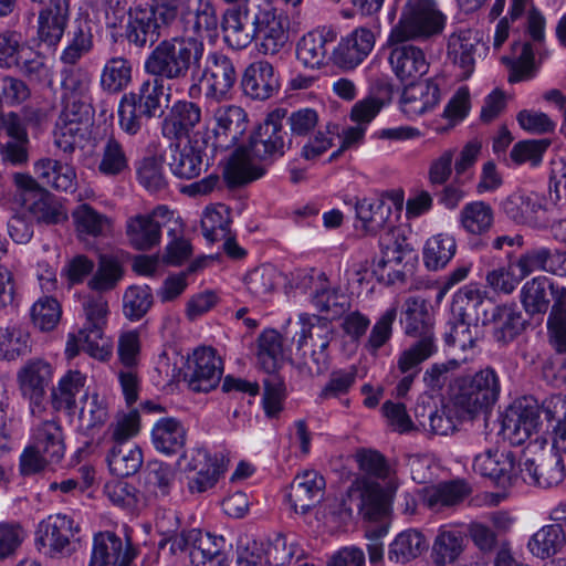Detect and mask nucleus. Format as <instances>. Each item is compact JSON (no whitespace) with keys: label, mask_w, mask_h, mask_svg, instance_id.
Returning a JSON list of instances; mask_svg holds the SVG:
<instances>
[{"label":"nucleus","mask_w":566,"mask_h":566,"mask_svg":"<svg viewBox=\"0 0 566 566\" xmlns=\"http://www.w3.org/2000/svg\"><path fill=\"white\" fill-rule=\"evenodd\" d=\"M470 486L462 481L440 483L426 489L423 502L429 509L438 511L462 502L470 494Z\"/></svg>","instance_id":"obj_46"},{"label":"nucleus","mask_w":566,"mask_h":566,"mask_svg":"<svg viewBox=\"0 0 566 566\" xmlns=\"http://www.w3.org/2000/svg\"><path fill=\"white\" fill-rule=\"evenodd\" d=\"M107 463L111 472L119 478L134 475L143 465V452L134 444L107 447Z\"/></svg>","instance_id":"obj_44"},{"label":"nucleus","mask_w":566,"mask_h":566,"mask_svg":"<svg viewBox=\"0 0 566 566\" xmlns=\"http://www.w3.org/2000/svg\"><path fill=\"white\" fill-rule=\"evenodd\" d=\"M205 53V43L197 36H172L161 40L144 60L143 70L150 77L165 82L193 80Z\"/></svg>","instance_id":"obj_4"},{"label":"nucleus","mask_w":566,"mask_h":566,"mask_svg":"<svg viewBox=\"0 0 566 566\" xmlns=\"http://www.w3.org/2000/svg\"><path fill=\"white\" fill-rule=\"evenodd\" d=\"M555 303L547 319L549 338L558 353L566 350V286L548 285Z\"/></svg>","instance_id":"obj_41"},{"label":"nucleus","mask_w":566,"mask_h":566,"mask_svg":"<svg viewBox=\"0 0 566 566\" xmlns=\"http://www.w3.org/2000/svg\"><path fill=\"white\" fill-rule=\"evenodd\" d=\"M72 218L78 237H105L111 231V219L87 203L77 206Z\"/></svg>","instance_id":"obj_43"},{"label":"nucleus","mask_w":566,"mask_h":566,"mask_svg":"<svg viewBox=\"0 0 566 566\" xmlns=\"http://www.w3.org/2000/svg\"><path fill=\"white\" fill-rule=\"evenodd\" d=\"M163 95L164 84L150 76L137 91L124 94L118 105L120 128L129 135H136L142 129L143 120L155 117L160 111Z\"/></svg>","instance_id":"obj_6"},{"label":"nucleus","mask_w":566,"mask_h":566,"mask_svg":"<svg viewBox=\"0 0 566 566\" xmlns=\"http://www.w3.org/2000/svg\"><path fill=\"white\" fill-rule=\"evenodd\" d=\"M509 67V82L517 83L532 78L536 73L534 46L528 41H516L512 44L511 54L502 57Z\"/></svg>","instance_id":"obj_36"},{"label":"nucleus","mask_w":566,"mask_h":566,"mask_svg":"<svg viewBox=\"0 0 566 566\" xmlns=\"http://www.w3.org/2000/svg\"><path fill=\"white\" fill-rule=\"evenodd\" d=\"M88 127L81 123L57 118L54 130V144L64 153L72 154L86 139Z\"/></svg>","instance_id":"obj_63"},{"label":"nucleus","mask_w":566,"mask_h":566,"mask_svg":"<svg viewBox=\"0 0 566 566\" xmlns=\"http://www.w3.org/2000/svg\"><path fill=\"white\" fill-rule=\"evenodd\" d=\"M241 87L243 93L252 99L265 101L279 90V76L271 63L256 61L244 70Z\"/></svg>","instance_id":"obj_24"},{"label":"nucleus","mask_w":566,"mask_h":566,"mask_svg":"<svg viewBox=\"0 0 566 566\" xmlns=\"http://www.w3.org/2000/svg\"><path fill=\"white\" fill-rule=\"evenodd\" d=\"M405 333L409 336L423 339L433 338L431 316L427 310L426 301L421 297H409L406 301Z\"/></svg>","instance_id":"obj_48"},{"label":"nucleus","mask_w":566,"mask_h":566,"mask_svg":"<svg viewBox=\"0 0 566 566\" xmlns=\"http://www.w3.org/2000/svg\"><path fill=\"white\" fill-rule=\"evenodd\" d=\"M188 468L196 471L189 480V490L202 493L213 488L221 474V465L218 458L212 457L205 448H196L191 451Z\"/></svg>","instance_id":"obj_30"},{"label":"nucleus","mask_w":566,"mask_h":566,"mask_svg":"<svg viewBox=\"0 0 566 566\" xmlns=\"http://www.w3.org/2000/svg\"><path fill=\"white\" fill-rule=\"evenodd\" d=\"M206 142L189 140L182 147L170 145L168 166L170 171L180 179H193L210 166L205 151Z\"/></svg>","instance_id":"obj_18"},{"label":"nucleus","mask_w":566,"mask_h":566,"mask_svg":"<svg viewBox=\"0 0 566 566\" xmlns=\"http://www.w3.org/2000/svg\"><path fill=\"white\" fill-rule=\"evenodd\" d=\"M465 535L455 526L439 528L432 545V558L437 566L454 563L464 551Z\"/></svg>","instance_id":"obj_34"},{"label":"nucleus","mask_w":566,"mask_h":566,"mask_svg":"<svg viewBox=\"0 0 566 566\" xmlns=\"http://www.w3.org/2000/svg\"><path fill=\"white\" fill-rule=\"evenodd\" d=\"M132 80V61L123 55L112 56L106 60L102 69L99 85L104 92L118 94L129 86Z\"/></svg>","instance_id":"obj_39"},{"label":"nucleus","mask_w":566,"mask_h":566,"mask_svg":"<svg viewBox=\"0 0 566 566\" xmlns=\"http://www.w3.org/2000/svg\"><path fill=\"white\" fill-rule=\"evenodd\" d=\"M82 350L99 361H107L113 355V343L105 335V328L86 327L80 328Z\"/></svg>","instance_id":"obj_61"},{"label":"nucleus","mask_w":566,"mask_h":566,"mask_svg":"<svg viewBox=\"0 0 566 566\" xmlns=\"http://www.w3.org/2000/svg\"><path fill=\"white\" fill-rule=\"evenodd\" d=\"M30 48L22 41V34L14 30L0 32V69L10 70L19 65Z\"/></svg>","instance_id":"obj_62"},{"label":"nucleus","mask_w":566,"mask_h":566,"mask_svg":"<svg viewBox=\"0 0 566 566\" xmlns=\"http://www.w3.org/2000/svg\"><path fill=\"white\" fill-rule=\"evenodd\" d=\"M446 20L434 0H407L384 46L389 66L399 81L413 82L428 72L424 52L413 42L440 34Z\"/></svg>","instance_id":"obj_1"},{"label":"nucleus","mask_w":566,"mask_h":566,"mask_svg":"<svg viewBox=\"0 0 566 566\" xmlns=\"http://www.w3.org/2000/svg\"><path fill=\"white\" fill-rule=\"evenodd\" d=\"M311 303L322 313H326L331 318L343 314L348 306L345 294L334 285H318L310 292Z\"/></svg>","instance_id":"obj_56"},{"label":"nucleus","mask_w":566,"mask_h":566,"mask_svg":"<svg viewBox=\"0 0 566 566\" xmlns=\"http://www.w3.org/2000/svg\"><path fill=\"white\" fill-rule=\"evenodd\" d=\"M324 488V478L314 470H306L294 478L286 497L296 513L304 514L322 500Z\"/></svg>","instance_id":"obj_20"},{"label":"nucleus","mask_w":566,"mask_h":566,"mask_svg":"<svg viewBox=\"0 0 566 566\" xmlns=\"http://www.w3.org/2000/svg\"><path fill=\"white\" fill-rule=\"evenodd\" d=\"M428 548L423 534L415 528L400 532L388 547V559L396 564H407L419 557Z\"/></svg>","instance_id":"obj_37"},{"label":"nucleus","mask_w":566,"mask_h":566,"mask_svg":"<svg viewBox=\"0 0 566 566\" xmlns=\"http://www.w3.org/2000/svg\"><path fill=\"white\" fill-rule=\"evenodd\" d=\"M222 371V360L213 348H198L193 353V369L189 386L193 391L208 392L219 385Z\"/></svg>","instance_id":"obj_22"},{"label":"nucleus","mask_w":566,"mask_h":566,"mask_svg":"<svg viewBox=\"0 0 566 566\" xmlns=\"http://www.w3.org/2000/svg\"><path fill=\"white\" fill-rule=\"evenodd\" d=\"M97 169L106 177H117L129 170L126 150L114 136L107 137L103 143Z\"/></svg>","instance_id":"obj_49"},{"label":"nucleus","mask_w":566,"mask_h":566,"mask_svg":"<svg viewBox=\"0 0 566 566\" xmlns=\"http://www.w3.org/2000/svg\"><path fill=\"white\" fill-rule=\"evenodd\" d=\"M523 479L541 488H552L563 482L565 478L564 460L558 454H551L541 463L534 459H525L521 464Z\"/></svg>","instance_id":"obj_31"},{"label":"nucleus","mask_w":566,"mask_h":566,"mask_svg":"<svg viewBox=\"0 0 566 566\" xmlns=\"http://www.w3.org/2000/svg\"><path fill=\"white\" fill-rule=\"evenodd\" d=\"M136 553L129 541L113 532H99L93 538L88 566H129Z\"/></svg>","instance_id":"obj_16"},{"label":"nucleus","mask_w":566,"mask_h":566,"mask_svg":"<svg viewBox=\"0 0 566 566\" xmlns=\"http://www.w3.org/2000/svg\"><path fill=\"white\" fill-rule=\"evenodd\" d=\"M159 217L170 220L172 212L167 207L160 206L151 213H139L126 220L125 233L135 250L147 251L159 244L164 226L158 221Z\"/></svg>","instance_id":"obj_13"},{"label":"nucleus","mask_w":566,"mask_h":566,"mask_svg":"<svg viewBox=\"0 0 566 566\" xmlns=\"http://www.w3.org/2000/svg\"><path fill=\"white\" fill-rule=\"evenodd\" d=\"M61 316V305L52 296L40 297L31 308L32 322L42 332L53 331L57 326Z\"/></svg>","instance_id":"obj_64"},{"label":"nucleus","mask_w":566,"mask_h":566,"mask_svg":"<svg viewBox=\"0 0 566 566\" xmlns=\"http://www.w3.org/2000/svg\"><path fill=\"white\" fill-rule=\"evenodd\" d=\"M481 147V143L474 139L467 143L459 153L455 147L442 150L429 164L428 181L430 185H446L453 170L458 177L463 176L475 165Z\"/></svg>","instance_id":"obj_10"},{"label":"nucleus","mask_w":566,"mask_h":566,"mask_svg":"<svg viewBox=\"0 0 566 566\" xmlns=\"http://www.w3.org/2000/svg\"><path fill=\"white\" fill-rule=\"evenodd\" d=\"M541 418L547 422V428L555 432V443H566V396L553 395L539 406ZM543 421V419H541Z\"/></svg>","instance_id":"obj_53"},{"label":"nucleus","mask_w":566,"mask_h":566,"mask_svg":"<svg viewBox=\"0 0 566 566\" xmlns=\"http://www.w3.org/2000/svg\"><path fill=\"white\" fill-rule=\"evenodd\" d=\"M441 99L439 85L433 80L410 82L401 94L400 103L409 117L420 116L432 111Z\"/></svg>","instance_id":"obj_26"},{"label":"nucleus","mask_w":566,"mask_h":566,"mask_svg":"<svg viewBox=\"0 0 566 566\" xmlns=\"http://www.w3.org/2000/svg\"><path fill=\"white\" fill-rule=\"evenodd\" d=\"M186 434V429L178 419L164 417L153 427L151 442L164 454H177L184 449Z\"/></svg>","instance_id":"obj_33"},{"label":"nucleus","mask_w":566,"mask_h":566,"mask_svg":"<svg viewBox=\"0 0 566 566\" xmlns=\"http://www.w3.org/2000/svg\"><path fill=\"white\" fill-rule=\"evenodd\" d=\"M437 350L434 339L426 336L418 339L409 348L402 350L397 359V367L400 373L418 375L420 365L430 358Z\"/></svg>","instance_id":"obj_58"},{"label":"nucleus","mask_w":566,"mask_h":566,"mask_svg":"<svg viewBox=\"0 0 566 566\" xmlns=\"http://www.w3.org/2000/svg\"><path fill=\"white\" fill-rule=\"evenodd\" d=\"M460 223L471 234H485L494 223V211L484 201L469 202L460 211Z\"/></svg>","instance_id":"obj_50"},{"label":"nucleus","mask_w":566,"mask_h":566,"mask_svg":"<svg viewBox=\"0 0 566 566\" xmlns=\"http://www.w3.org/2000/svg\"><path fill=\"white\" fill-rule=\"evenodd\" d=\"M69 14L67 0L44 4L39 13V39L48 45H56L64 34Z\"/></svg>","instance_id":"obj_32"},{"label":"nucleus","mask_w":566,"mask_h":566,"mask_svg":"<svg viewBox=\"0 0 566 566\" xmlns=\"http://www.w3.org/2000/svg\"><path fill=\"white\" fill-rule=\"evenodd\" d=\"M53 377V367L42 358L28 360L18 373L22 395L38 405L44 398Z\"/></svg>","instance_id":"obj_25"},{"label":"nucleus","mask_w":566,"mask_h":566,"mask_svg":"<svg viewBox=\"0 0 566 566\" xmlns=\"http://www.w3.org/2000/svg\"><path fill=\"white\" fill-rule=\"evenodd\" d=\"M192 539L190 560L193 566H226L228 563L227 542L223 536L189 530Z\"/></svg>","instance_id":"obj_23"},{"label":"nucleus","mask_w":566,"mask_h":566,"mask_svg":"<svg viewBox=\"0 0 566 566\" xmlns=\"http://www.w3.org/2000/svg\"><path fill=\"white\" fill-rule=\"evenodd\" d=\"M298 321L302 325V333L297 340V349H302L310 340L312 347L328 353L327 349L333 338L328 321L306 313L300 314Z\"/></svg>","instance_id":"obj_42"},{"label":"nucleus","mask_w":566,"mask_h":566,"mask_svg":"<svg viewBox=\"0 0 566 566\" xmlns=\"http://www.w3.org/2000/svg\"><path fill=\"white\" fill-rule=\"evenodd\" d=\"M153 302L149 285H128L123 295V314L132 322L139 321L147 314Z\"/></svg>","instance_id":"obj_59"},{"label":"nucleus","mask_w":566,"mask_h":566,"mask_svg":"<svg viewBox=\"0 0 566 566\" xmlns=\"http://www.w3.org/2000/svg\"><path fill=\"white\" fill-rule=\"evenodd\" d=\"M286 114L284 108L269 113L250 136L248 146L233 151L223 169V179L229 188L241 187L262 178L266 167L290 149L292 138L285 130Z\"/></svg>","instance_id":"obj_3"},{"label":"nucleus","mask_w":566,"mask_h":566,"mask_svg":"<svg viewBox=\"0 0 566 566\" xmlns=\"http://www.w3.org/2000/svg\"><path fill=\"white\" fill-rule=\"evenodd\" d=\"M140 430V417L137 410L118 412L104 432L106 447L129 444Z\"/></svg>","instance_id":"obj_47"},{"label":"nucleus","mask_w":566,"mask_h":566,"mask_svg":"<svg viewBox=\"0 0 566 566\" xmlns=\"http://www.w3.org/2000/svg\"><path fill=\"white\" fill-rule=\"evenodd\" d=\"M566 542L559 524H549L539 528L528 541L530 552L539 558H547L562 549Z\"/></svg>","instance_id":"obj_51"},{"label":"nucleus","mask_w":566,"mask_h":566,"mask_svg":"<svg viewBox=\"0 0 566 566\" xmlns=\"http://www.w3.org/2000/svg\"><path fill=\"white\" fill-rule=\"evenodd\" d=\"M500 390L497 374L492 368H485L459 380L454 402L468 416L474 417L488 411L496 402Z\"/></svg>","instance_id":"obj_7"},{"label":"nucleus","mask_w":566,"mask_h":566,"mask_svg":"<svg viewBox=\"0 0 566 566\" xmlns=\"http://www.w3.org/2000/svg\"><path fill=\"white\" fill-rule=\"evenodd\" d=\"M376 43L375 33L364 27L356 28L342 38L333 50L332 60L343 70H354L370 54Z\"/></svg>","instance_id":"obj_15"},{"label":"nucleus","mask_w":566,"mask_h":566,"mask_svg":"<svg viewBox=\"0 0 566 566\" xmlns=\"http://www.w3.org/2000/svg\"><path fill=\"white\" fill-rule=\"evenodd\" d=\"M33 170L43 187L62 192H73L76 189V171L70 164L45 157L34 163Z\"/></svg>","instance_id":"obj_27"},{"label":"nucleus","mask_w":566,"mask_h":566,"mask_svg":"<svg viewBox=\"0 0 566 566\" xmlns=\"http://www.w3.org/2000/svg\"><path fill=\"white\" fill-rule=\"evenodd\" d=\"M161 23L147 10H139L133 15L126 28V39L137 48L154 45L161 35Z\"/></svg>","instance_id":"obj_35"},{"label":"nucleus","mask_w":566,"mask_h":566,"mask_svg":"<svg viewBox=\"0 0 566 566\" xmlns=\"http://www.w3.org/2000/svg\"><path fill=\"white\" fill-rule=\"evenodd\" d=\"M337 33L332 28H322L304 34L296 45L297 60L306 67L315 69L324 64L327 44L333 43Z\"/></svg>","instance_id":"obj_28"},{"label":"nucleus","mask_w":566,"mask_h":566,"mask_svg":"<svg viewBox=\"0 0 566 566\" xmlns=\"http://www.w3.org/2000/svg\"><path fill=\"white\" fill-rule=\"evenodd\" d=\"M203 237L216 242L226 239L230 233V212L223 205L207 207L201 218Z\"/></svg>","instance_id":"obj_57"},{"label":"nucleus","mask_w":566,"mask_h":566,"mask_svg":"<svg viewBox=\"0 0 566 566\" xmlns=\"http://www.w3.org/2000/svg\"><path fill=\"white\" fill-rule=\"evenodd\" d=\"M176 473L170 464L153 461L145 470V490L149 495L164 499L175 484Z\"/></svg>","instance_id":"obj_52"},{"label":"nucleus","mask_w":566,"mask_h":566,"mask_svg":"<svg viewBox=\"0 0 566 566\" xmlns=\"http://www.w3.org/2000/svg\"><path fill=\"white\" fill-rule=\"evenodd\" d=\"M359 494L358 510L365 518L378 520L387 512L386 495L379 484H366L361 491L349 490V495Z\"/></svg>","instance_id":"obj_60"},{"label":"nucleus","mask_w":566,"mask_h":566,"mask_svg":"<svg viewBox=\"0 0 566 566\" xmlns=\"http://www.w3.org/2000/svg\"><path fill=\"white\" fill-rule=\"evenodd\" d=\"M455 241L449 234H437L427 240L423 261L427 269L437 271L446 266L455 253Z\"/></svg>","instance_id":"obj_54"},{"label":"nucleus","mask_w":566,"mask_h":566,"mask_svg":"<svg viewBox=\"0 0 566 566\" xmlns=\"http://www.w3.org/2000/svg\"><path fill=\"white\" fill-rule=\"evenodd\" d=\"M284 358L283 339L275 329L264 331L259 337L258 360L269 374L274 373Z\"/></svg>","instance_id":"obj_55"},{"label":"nucleus","mask_w":566,"mask_h":566,"mask_svg":"<svg viewBox=\"0 0 566 566\" xmlns=\"http://www.w3.org/2000/svg\"><path fill=\"white\" fill-rule=\"evenodd\" d=\"M31 443L53 461H60L65 452L62 429L54 420L35 423L32 429Z\"/></svg>","instance_id":"obj_38"},{"label":"nucleus","mask_w":566,"mask_h":566,"mask_svg":"<svg viewBox=\"0 0 566 566\" xmlns=\"http://www.w3.org/2000/svg\"><path fill=\"white\" fill-rule=\"evenodd\" d=\"M86 384V375L80 370L66 371L52 388V406L55 410L74 412L76 408V396L83 390Z\"/></svg>","instance_id":"obj_40"},{"label":"nucleus","mask_w":566,"mask_h":566,"mask_svg":"<svg viewBox=\"0 0 566 566\" xmlns=\"http://www.w3.org/2000/svg\"><path fill=\"white\" fill-rule=\"evenodd\" d=\"M542 424L543 421L541 420V410L537 402L532 399H524L506 412L502 429L504 436L512 444H522L533 433L538 432Z\"/></svg>","instance_id":"obj_14"},{"label":"nucleus","mask_w":566,"mask_h":566,"mask_svg":"<svg viewBox=\"0 0 566 566\" xmlns=\"http://www.w3.org/2000/svg\"><path fill=\"white\" fill-rule=\"evenodd\" d=\"M216 126L213 128L216 149H228L235 146L248 129V115L237 105H223L214 111Z\"/></svg>","instance_id":"obj_17"},{"label":"nucleus","mask_w":566,"mask_h":566,"mask_svg":"<svg viewBox=\"0 0 566 566\" xmlns=\"http://www.w3.org/2000/svg\"><path fill=\"white\" fill-rule=\"evenodd\" d=\"M201 122V107L190 101H177L161 122V133L170 140L187 138Z\"/></svg>","instance_id":"obj_21"},{"label":"nucleus","mask_w":566,"mask_h":566,"mask_svg":"<svg viewBox=\"0 0 566 566\" xmlns=\"http://www.w3.org/2000/svg\"><path fill=\"white\" fill-rule=\"evenodd\" d=\"M231 7L223 13L224 41L234 50L256 41L258 51L274 55L289 40V17L270 0H223Z\"/></svg>","instance_id":"obj_2"},{"label":"nucleus","mask_w":566,"mask_h":566,"mask_svg":"<svg viewBox=\"0 0 566 566\" xmlns=\"http://www.w3.org/2000/svg\"><path fill=\"white\" fill-rule=\"evenodd\" d=\"M478 45L479 39L471 30L454 32L448 39V59L460 69V76L463 80L469 78L474 72Z\"/></svg>","instance_id":"obj_29"},{"label":"nucleus","mask_w":566,"mask_h":566,"mask_svg":"<svg viewBox=\"0 0 566 566\" xmlns=\"http://www.w3.org/2000/svg\"><path fill=\"white\" fill-rule=\"evenodd\" d=\"M302 557L303 551L296 543L287 544L284 536H277L266 552L255 541L240 548L237 566H284L291 564L293 558L298 562Z\"/></svg>","instance_id":"obj_11"},{"label":"nucleus","mask_w":566,"mask_h":566,"mask_svg":"<svg viewBox=\"0 0 566 566\" xmlns=\"http://www.w3.org/2000/svg\"><path fill=\"white\" fill-rule=\"evenodd\" d=\"M556 206L543 195L522 191L513 192L502 202L503 212L509 219L534 228L548 227Z\"/></svg>","instance_id":"obj_9"},{"label":"nucleus","mask_w":566,"mask_h":566,"mask_svg":"<svg viewBox=\"0 0 566 566\" xmlns=\"http://www.w3.org/2000/svg\"><path fill=\"white\" fill-rule=\"evenodd\" d=\"M473 470L489 478L501 488L510 486L517 476L515 458L512 452L489 449L473 460Z\"/></svg>","instance_id":"obj_19"},{"label":"nucleus","mask_w":566,"mask_h":566,"mask_svg":"<svg viewBox=\"0 0 566 566\" xmlns=\"http://www.w3.org/2000/svg\"><path fill=\"white\" fill-rule=\"evenodd\" d=\"M238 72L233 60L220 51H209L202 54L200 66L193 74V84L189 88V95L200 93L199 84H205V96L214 102L231 98L232 91L238 82Z\"/></svg>","instance_id":"obj_5"},{"label":"nucleus","mask_w":566,"mask_h":566,"mask_svg":"<svg viewBox=\"0 0 566 566\" xmlns=\"http://www.w3.org/2000/svg\"><path fill=\"white\" fill-rule=\"evenodd\" d=\"M80 524L62 513L51 514L41 520L34 531L36 549L52 558L61 557L71 551V544L80 533Z\"/></svg>","instance_id":"obj_8"},{"label":"nucleus","mask_w":566,"mask_h":566,"mask_svg":"<svg viewBox=\"0 0 566 566\" xmlns=\"http://www.w3.org/2000/svg\"><path fill=\"white\" fill-rule=\"evenodd\" d=\"M549 249L537 248L512 259L507 254V264L486 273V283H518L536 271L548 272Z\"/></svg>","instance_id":"obj_12"},{"label":"nucleus","mask_w":566,"mask_h":566,"mask_svg":"<svg viewBox=\"0 0 566 566\" xmlns=\"http://www.w3.org/2000/svg\"><path fill=\"white\" fill-rule=\"evenodd\" d=\"M105 285H91V289L80 295L85 316L83 326L106 328L109 315L108 301L104 293Z\"/></svg>","instance_id":"obj_45"}]
</instances>
